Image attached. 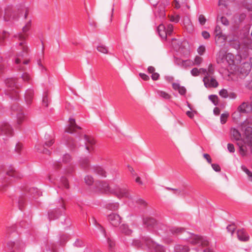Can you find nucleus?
Here are the masks:
<instances>
[{
	"label": "nucleus",
	"instance_id": "nucleus-1",
	"mask_svg": "<svg viewBox=\"0 0 252 252\" xmlns=\"http://www.w3.org/2000/svg\"><path fill=\"white\" fill-rule=\"evenodd\" d=\"M241 129L243 132L242 141H240L241 134L236 129H231V135L235 140L239 141L237 144L239 146L240 154L243 156H245L248 151L247 147L250 149L252 153V121L251 119L245 121L241 125Z\"/></svg>",
	"mask_w": 252,
	"mask_h": 252
},
{
	"label": "nucleus",
	"instance_id": "nucleus-2",
	"mask_svg": "<svg viewBox=\"0 0 252 252\" xmlns=\"http://www.w3.org/2000/svg\"><path fill=\"white\" fill-rule=\"evenodd\" d=\"M28 36L27 34L23 33H18L17 35H15V37H17L19 41L18 47L20 51L18 54L19 57L23 58L28 54L29 48L25 41Z\"/></svg>",
	"mask_w": 252,
	"mask_h": 252
},
{
	"label": "nucleus",
	"instance_id": "nucleus-3",
	"mask_svg": "<svg viewBox=\"0 0 252 252\" xmlns=\"http://www.w3.org/2000/svg\"><path fill=\"white\" fill-rule=\"evenodd\" d=\"M187 235L188 241L192 244H197L203 247L207 246L209 244L207 240L199 236L189 233H188Z\"/></svg>",
	"mask_w": 252,
	"mask_h": 252
},
{
	"label": "nucleus",
	"instance_id": "nucleus-4",
	"mask_svg": "<svg viewBox=\"0 0 252 252\" xmlns=\"http://www.w3.org/2000/svg\"><path fill=\"white\" fill-rule=\"evenodd\" d=\"M113 193L118 198H126L128 199H131L132 198L129 190L126 187L115 189Z\"/></svg>",
	"mask_w": 252,
	"mask_h": 252
},
{
	"label": "nucleus",
	"instance_id": "nucleus-5",
	"mask_svg": "<svg viewBox=\"0 0 252 252\" xmlns=\"http://www.w3.org/2000/svg\"><path fill=\"white\" fill-rule=\"evenodd\" d=\"M233 47L237 49L241 56L245 57L248 54L249 48L246 44H242L239 42H233L232 43Z\"/></svg>",
	"mask_w": 252,
	"mask_h": 252
},
{
	"label": "nucleus",
	"instance_id": "nucleus-6",
	"mask_svg": "<svg viewBox=\"0 0 252 252\" xmlns=\"http://www.w3.org/2000/svg\"><path fill=\"white\" fill-rule=\"evenodd\" d=\"M252 67V58H250L249 62L244 63L239 69L240 77L242 78L248 75Z\"/></svg>",
	"mask_w": 252,
	"mask_h": 252
},
{
	"label": "nucleus",
	"instance_id": "nucleus-7",
	"mask_svg": "<svg viewBox=\"0 0 252 252\" xmlns=\"http://www.w3.org/2000/svg\"><path fill=\"white\" fill-rule=\"evenodd\" d=\"M237 37L235 36H233V37L231 38L229 36H226L223 34L215 36V42L219 46L224 45L227 39L230 44H232V42L235 41Z\"/></svg>",
	"mask_w": 252,
	"mask_h": 252
},
{
	"label": "nucleus",
	"instance_id": "nucleus-8",
	"mask_svg": "<svg viewBox=\"0 0 252 252\" xmlns=\"http://www.w3.org/2000/svg\"><path fill=\"white\" fill-rule=\"evenodd\" d=\"M68 123V125L64 129L65 132L72 134L75 132L77 129L81 128L76 125L75 119L73 118L69 119Z\"/></svg>",
	"mask_w": 252,
	"mask_h": 252
},
{
	"label": "nucleus",
	"instance_id": "nucleus-9",
	"mask_svg": "<svg viewBox=\"0 0 252 252\" xmlns=\"http://www.w3.org/2000/svg\"><path fill=\"white\" fill-rule=\"evenodd\" d=\"M203 81L206 88H217L219 86L218 82L212 76H205Z\"/></svg>",
	"mask_w": 252,
	"mask_h": 252
},
{
	"label": "nucleus",
	"instance_id": "nucleus-10",
	"mask_svg": "<svg viewBox=\"0 0 252 252\" xmlns=\"http://www.w3.org/2000/svg\"><path fill=\"white\" fill-rule=\"evenodd\" d=\"M96 188L101 191L106 193H113L114 189H112L105 182H98L96 184Z\"/></svg>",
	"mask_w": 252,
	"mask_h": 252
},
{
	"label": "nucleus",
	"instance_id": "nucleus-11",
	"mask_svg": "<svg viewBox=\"0 0 252 252\" xmlns=\"http://www.w3.org/2000/svg\"><path fill=\"white\" fill-rule=\"evenodd\" d=\"M108 220L114 226H118L121 223V219L120 216L116 214H111L108 217Z\"/></svg>",
	"mask_w": 252,
	"mask_h": 252
},
{
	"label": "nucleus",
	"instance_id": "nucleus-12",
	"mask_svg": "<svg viewBox=\"0 0 252 252\" xmlns=\"http://www.w3.org/2000/svg\"><path fill=\"white\" fill-rule=\"evenodd\" d=\"M92 172L94 174L100 177H106L107 173L106 171L101 167L96 166L93 167L92 169Z\"/></svg>",
	"mask_w": 252,
	"mask_h": 252
},
{
	"label": "nucleus",
	"instance_id": "nucleus-13",
	"mask_svg": "<svg viewBox=\"0 0 252 252\" xmlns=\"http://www.w3.org/2000/svg\"><path fill=\"white\" fill-rule=\"evenodd\" d=\"M238 111L242 113H249L252 111V108L248 103L243 102L238 107Z\"/></svg>",
	"mask_w": 252,
	"mask_h": 252
},
{
	"label": "nucleus",
	"instance_id": "nucleus-14",
	"mask_svg": "<svg viewBox=\"0 0 252 252\" xmlns=\"http://www.w3.org/2000/svg\"><path fill=\"white\" fill-rule=\"evenodd\" d=\"M149 247L151 249V252H164V249L162 246L154 242H151L149 244Z\"/></svg>",
	"mask_w": 252,
	"mask_h": 252
},
{
	"label": "nucleus",
	"instance_id": "nucleus-15",
	"mask_svg": "<svg viewBox=\"0 0 252 252\" xmlns=\"http://www.w3.org/2000/svg\"><path fill=\"white\" fill-rule=\"evenodd\" d=\"M245 18L246 15L244 13L234 15L232 19L234 26H238L245 19Z\"/></svg>",
	"mask_w": 252,
	"mask_h": 252
},
{
	"label": "nucleus",
	"instance_id": "nucleus-16",
	"mask_svg": "<svg viewBox=\"0 0 252 252\" xmlns=\"http://www.w3.org/2000/svg\"><path fill=\"white\" fill-rule=\"evenodd\" d=\"M237 237L239 240L242 241H247L249 239L248 234L244 229L238 230Z\"/></svg>",
	"mask_w": 252,
	"mask_h": 252
},
{
	"label": "nucleus",
	"instance_id": "nucleus-17",
	"mask_svg": "<svg viewBox=\"0 0 252 252\" xmlns=\"http://www.w3.org/2000/svg\"><path fill=\"white\" fill-rule=\"evenodd\" d=\"M0 129L3 134L6 135H11L13 133V130L11 126L7 124H3Z\"/></svg>",
	"mask_w": 252,
	"mask_h": 252
},
{
	"label": "nucleus",
	"instance_id": "nucleus-18",
	"mask_svg": "<svg viewBox=\"0 0 252 252\" xmlns=\"http://www.w3.org/2000/svg\"><path fill=\"white\" fill-rule=\"evenodd\" d=\"M172 87L175 90H178L179 93L181 95H184L186 93V89L184 86H181L178 83H172Z\"/></svg>",
	"mask_w": 252,
	"mask_h": 252
},
{
	"label": "nucleus",
	"instance_id": "nucleus-19",
	"mask_svg": "<svg viewBox=\"0 0 252 252\" xmlns=\"http://www.w3.org/2000/svg\"><path fill=\"white\" fill-rule=\"evenodd\" d=\"M158 31L159 36L163 38H166V32L165 31V28L163 25L160 24L158 27Z\"/></svg>",
	"mask_w": 252,
	"mask_h": 252
},
{
	"label": "nucleus",
	"instance_id": "nucleus-20",
	"mask_svg": "<svg viewBox=\"0 0 252 252\" xmlns=\"http://www.w3.org/2000/svg\"><path fill=\"white\" fill-rule=\"evenodd\" d=\"M175 252H188L189 249L186 246L176 245L175 246Z\"/></svg>",
	"mask_w": 252,
	"mask_h": 252
},
{
	"label": "nucleus",
	"instance_id": "nucleus-21",
	"mask_svg": "<svg viewBox=\"0 0 252 252\" xmlns=\"http://www.w3.org/2000/svg\"><path fill=\"white\" fill-rule=\"evenodd\" d=\"M84 139L85 144L94 146L95 143L94 138L91 136L85 135L84 136Z\"/></svg>",
	"mask_w": 252,
	"mask_h": 252
},
{
	"label": "nucleus",
	"instance_id": "nucleus-22",
	"mask_svg": "<svg viewBox=\"0 0 252 252\" xmlns=\"http://www.w3.org/2000/svg\"><path fill=\"white\" fill-rule=\"evenodd\" d=\"M122 232L126 235H130L132 232V230L129 228L126 224H123L120 227Z\"/></svg>",
	"mask_w": 252,
	"mask_h": 252
},
{
	"label": "nucleus",
	"instance_id": "nucleus-23",
	"mask_svg": "<svg viewBox=\"0 0 252 252\" xmlns=\"http://www.w3.org/2000/svg\"><path fill=\"white\" fill-rule=\"evenodd\" d=\"M144 223L147 226H152L155 224L156 220L153 218H146L144 219Z\"/></svg>",
	"mask_w": 252,
	"mask_h": 252
},
{
	"label": "nucleus",
	"instance_id": "nucleus-24",
	"mask_svg": "<svg viewBox=\"0 0 252 252\" xmlns=\"http://www.w3.org/2000/svg\"><path fill=\"white\" fill-rule=\"evenodd\" d=\"M97 50L101 53L106 54L108 53L107 47L104 45H99L96 47Z\"/></svg>",
	"mask_w": 252,
	"mask_h": 252
},
{
	"label": "nucleus",
	"instance_id": "nucleus-25",
	"mask_svg": "<svg viewBox=\"0 0 252 252\" xmlns=\"http://www.w3.org/2000/svg\"><path fill=\"white\" fill-rule=\"evenodd\" d=\"M218 20L220 19V22L223 25H224L225 26H228L229 25V24H230L229 21L226 17H225L224 16H220V17L218 16Z\"/></svg>",
	"mask_w": 252,
	"mask_h": 252
},
{
	"label": "nucleus",
	"instance_id": "nucleus-26",
	"mask_svg": "<svg viewBox=\"0 0 252 252\" xmlns=\"http://www.w3.org/2000/svg\"><path fill=\"white\" fill-rule=\"evenodd\" d=\"M84 181L85 183L89 186L92 185L94 181L92 176L90 175L86 176L84 178Z\"/></svg>",
	"mask_w": 252,
	"mask_h": 252
},
{
	"label": "nucleus",
	"instance_id": "nucleus-27",
	"mask_svg": "<svg viewBox=\"0 0 252 252\" xmlns=\"http://www.w3.org/2000/svg\"><path fill=\"white\" fill-rule=\"evenodd\" d=\"M246 86L250 89H252V72L247 79Z\"/></svg>",
	"mask_w": 252,
	"mask_h": 252
},
{
	"label": "nucleus",
	"instance_id": "nucleus-28",
	"mask_svg": "<svg viewBox=\"0 0 252 252\" xmlns=\"http://www.w3.org/2000/svg\"><path fill=\"white\" fill-rule=\"evenodd\" d=\"M242 170L245 172L249 177V180L250 181L252 182V172H251L248 169L246 168V167L244 166H242L241 167Z\"/></svg>",
	"mask_w": 252,
	"mask_h": 252
},
{
	"label": "nucleus",
	"instance_id": "nucleus-29",
	"mask_svg": "<svg viewBox=\"0 0 252 252\" xmlns=\"http://www.w3.org/2000/svg\"><path fill=\"white\" fill-rule=\"evenodd\" d=\"M233 56L232 54L228 53L225 55V60L229 64H232L234 62Z\"/></svg>",
	"mask_w": 252,
	"mask_h": 252
},
{
	"label": "nucleus",
	"instance_id": "nucleus-30",
	"mask_svg": "<svg viewBox=\"0 0 252 252\" xmlns=\"http://www.w3.org/2000/svg\"><path fill=\"white\" fill-rule=\"evenodd\" d=\"M158 93L161 97L165 99H169L171 98V95L165 92L159 91Z\"/></svg>",
	"mask_w": 252,
	"mask_h": 252
},
{
	"label": "nucleus",
	"instance_id": "nucleus-31",
	"mask_svg": "<svg viewBox=\"0 0 252 252\" xmlns=\"http://www.w3.org/2000/svg\"><path fill=\"white\" fill-rule=\"evenodd\" d=\"M214 73V69L212 64L209 65L208 69L207 70V74L205 76H212Z\"/></svg>",
	"mask_w": 252,
	"mask_h": 252
},
{
	"label": "nucleus",
	"instance_id": "nucleus-32",
	"mask_svg": "<svg viewBox=\"0 0 252 252\" xmlns=\"http://www.w3.org/2000/svg\"><path fill=\"white\" fill-rule=\"evenodd\" d=\"M207 19L205 16L203 14H200L198 16V21L200 24L202 26L205 24Z\"/></svg>",
	"mask_w": 252,
	"mask_h": 252
},
{
	"label": "nucleus",
	"instance_id": "nucleus-33",
	"mask_svg": "<svg viewBox=\"0 0 252 252\" xmlns=\"http://www.w3.org/2000/svg\"><path fill=\"white\" fill-rule=\"evenodd\" d=\"M16 80L14 78H9L6 80V84L8 87H13L15 86Z\"/></svg>",
	"mask_w": 252,
	"mask_h": 252
},
{
	"label": "nucleus",
	"instance_id": "nucleus-34",
	"mask_svg": "<svg viewBox=\"0 0 252 252\" xmlns=\"http://www.w3.org/2000/svg\"><path fill=\"white\" fill-rule=\"evenodd\" d=\"M25 120V116L23 112H20L18 114L17 116V123L20 125Z\"/></svg>",
	"mask_w": 252,
	"mask_h": 252
},
{
	"label": "nucleus",
	"instance_id": "nucleus-35",
	"mask_svg": "<svg viewBox=\"0 0 252 252\" xmlns=\"http://www.w3.org/2000/svg\"><path fill=\"white\" fill-rule=\"evenodd\" d=\"M228 116V113H224L221 115L220 122L222 124H224L226 122Z\"/></svg>",
	"mask_w": 252,
	"mask_h": 252
},
{
	"label": "nucleus",
	"instance_id": "nucleus-36",
	"mask_svg": "<svg viewBox=\"0 0 252 252\" xmlns=\"http://www.w3.org/2000/svg\"><path fill=\"white\" fill-rule=\"evenodd\" d=\"M209 99L214 104L217 105L218 103V97L216 95H211L209 96Z\"/></svg>",
	"mask_w": 252,
	"mask_h": 252
},
{
	"label": "nucleus",
	"instance_id": "nucleus-37",
	"mask_svg": "<svg viewBox=\"0 0 252 252\" xmlns=\"http://www.w3.org/2000/svg\"><path fill=\"white\" fill-rule=\"evenodd\" d=\"M31 26V22L29 21L25 26L23 28V34H27L26 32L30 30Z\"/></svg>",
	"mask_w": 252,
	"mask_h": 252
},
{
	"label": "nucleus",
	"instance_id": "nucleus-38",
	"mask_svg": "<svg viewBox=\"0 0 252 252\" xmlns=\"http://www.w3.org/2000/svg\"><path fill=\"white\" fill-rule=\"evenodd\" d=\"M6 174L8 176L13 177H17V172L13 169H9L8 170H7V171L6 172Z\"/></svg>",
	"mask_w": 252,
	"mask_h": 252
},
{
	"label": "nucleus",
	"instance_id": "nucleus-39",
	"mask_svg": "<svg viewBox=\"0 0 252 252\" xmlns=\"http://www.w3.org/2000/svg\"><path fill=\"white\" fill-rule=\"evenodd\" d=\"M61 182L63 185V186L66 189H68L69 188V184L68 183L67 180L64 178L62 177L61 179Z\"/></svg>",
	"mask_w": 252,
	"mask_h": 252
},
{
	"label": "nucleus",
	"instance_id": "nucleus-40",
	"mask_svg": "<svg viewBox=\"0 0 252 252\" xmlns=\"http://www.w3.org/2000/svg\"><path fill=\"white\" fill-rule=\"evenodd\" d=\"M72 158L71 156L68 154H66L63 156V161L65 163H67L71 161Z\"/></svg>",
	"mask_w": 252,
	"mask_h": 252
},
{
	"label": "nucleus",
	"instance_id": "nucleus-41",
	"mask_svg": "<svg viewBox=\"0 0 252 252\" xmlns=\"http://www.w3.org/2000/svg\"><path fill=\"white\" fill-rule=\"evenodd\" d=\"M170 20L171 22L178 23L180 20V16L179 15H174L169 16Z\"/></svg>",
	"mask_w": 252,
	"mask_h": 252
},
{
	"label": "nucleus",
	"instance_id": "nucleus-42",
	"mask_svg": "<svg viewBox=\"0 0 252 252\" xmlns=\"http://www.w3.org/2000/svg\"><path fill=\"white\" fill-rule=\"evenodd\" d=\"M66 144L71 150L74 149L76 147V145L72 139H70L67 141Z\"/></svg>",
	"mask_w": 252,
	"mask_h": 252
},
{
	"label": "nucleus",
	"instance_id": "nucleus-43",
	"mask_svg": "<svg viewBox=\"0 0 252 252\" xmlns=\"http://www.w3.org/2000/svg\"><path fill=\"white\" fill-rule=\"evenodd\" d=\"M202 61V58L201 57H199V56H196L195 58L194 61L193 62L192 64L193 65H199L201 63Z\"/></svg>",
	"mask_w": 252,
	"mask_h": 252
},
{
	"label": "nucleus",
	"instance_id": "nucleus-44",
	"mask_svg": "<svg viewBox=\"0 0 252 252\" xmlns=\"http://www.w3.org/2000/svg\"><path fill=\"white\" fill-rule=\"evenodd\" d=\"M22 78L24 81L29 82L31 80V77L29 73L25 72L22 74Z\"/></svg>",
	"mask_w": 252,
	"mask_h": 252
},
{
	"label": "nucleus",
	"instance_id": "nucleus-45",
	"mask_svg": "<svg viewBox=\"0 0 252 252\" xmlns=\"http://www.w3.org/2000/svg\"><path fill=\"white\" fill-rule=\"evenodd\" d=\"M219 94L222 97L227 98L228 96V92L225 89H221L220 92Z\"/></svg>",
	"mask_w": 252,
	"mask_h": 252
},
{
	"label": "nucleus",
	"instance_id": "nucleus-46",
	"mask_svg": "<svg viewBox=\"0 0 252 252\" xmlns=\"http://www.w3.org/2000/svg\"><path fill=\"white\" fill-rule=\"evenodd\" d=\"M4 20L6 21H10L11 19H14V16L12 15V14L10 12H7L4 16Z\"/></svg>",
	"mask_w": 252,
	"mask_h": 252
},
{
	"label": "nucleus",
	"instance_id": "nucleus-47",
	"mask_svg": "<svg viewBox=\"0 0 252 252\" xmlns=\"http://www.w3.org/2000/svg\"><path fill=\"white\" fill-rule=\"evenodd\" d=\"M236 229L235 226L234 224H230L227 226V231L230 232L231 235L233 234L234 231Z\"/></svg>",
	"mask_w": 252,
	"mask_h": 252
},
{
	"label": "nucleus",
	"instance_id": "nucleus-48",
	"mask_svg": "<svg viewBox=\"0 0 252 252\" xmlns=\"http://www.w3.org/2000/svg\"><path fill=\"white\" fill-rule=\"evenodd\" d=\"M187 24L185 25L186 29L189 32H191L193 30V26L192 25L191 23L189 21L188 23H187Z\"/></svg>",
	"mask_w": 252,
	"mask_h": 252
},
{
	"label": "nucleus",
	"instance_id": "nucleus-49",
	"mask_svg": "<svg viewBox=\"0 0 252 252\" xmlns=\"http://www.w3.org/2000/svg\"><path fill=\"white\" fill-rule=\"evenodd\" d=\"M191 73L193 76H197L200 74L199 69L197 68H193L191 70Z\"/></svg>",
	"mask_w": 252,
	"mask_h": 252
},
{
	"label": "nucleus",
	"instance_id": "nucleus-50",
	"mask_svg": "<svg viewBox=\"0 0 252 252\" xmlns=\"http://www.w3.org/2000/svg\"><path fill=\"white\" fill-rule=\"evenodd\" d=\"M173 27L172 25L169 24L167 26V28L166 31V35H170L173 32Z\"/></svg>",
	"mask_w": 252,
	"mask_h": 252
},
{
	"label": "nucleus",
	"instance_id": "nucleus-51",
	"mask_svg": "<svg viewBox=\"0 0 252 252\" xmlns=\"http://www.w3.org/2000/svg\"><path fill=\"white\" fill-rule=\"evenodd\" d=\"M222 33L221 31V28L220 26H217L216 27L215 30V36L217 35L222 34Z\"/></svg>",
	"mask_w": 252,
	"mask_h": 252
},
{
	"label": "nucleus",
	"instance_id": "nucleus-52",
	"mask_svg": "<svg viewBox=\"0 0 252 252\" xmlns=\"http://www.w3.org/2000/svg\"><path fill=\"white\" fill-rule=\"evenodd\" d=\"M212 167L216 172H220V167L218 164H212Z\"/></svg>",
	"mask_w": 252,
	"mask_h": 252
},
{
	"label": "nucleus",
	"instance_id": "nucleus-53",
	"mask_svg": "<svg viewBox=\"0 0 252 252\" xmlns=\"http://www.w3.org/2000/svg\"><path fill=\"white\" fill-rule=\"evenodd\" d=\"M239 111L235 112L233 113L232 117L234 120L237 121L240 118V114Z\"/></svg>",
	"mask_w": 252,
	"mask_h": 252
},
{
	"label": "nucleus",
	"instance_id": "nucleus-54",
	"mask_svg": "<svg viewBox=\"0 0 252 252\" xmlns=\"http://www.w3.org/2000/svg\"><path fill=\"white\" fill-rule=\"evenodd\" d=\"M205 51V48L203 46H200L198 49L197 52L200 55H203Z\"/></svg>",
	"mask_w": 252,
	"mask_h": 252
},
{
	"label": "nucleus",
	"instance_id": "nucleus-55",
	"mask_svg": "<svg viewBox=\"0 0 252 252\" xmlns=\"http://www.w3.org/2000/svg\"><path fill=\"white\" fill-rule=\"evenodd\" d=\"M227 149L230 152L234 153L235 152V148L234 145L232 144H228Z\"/></svg>",
	"mask_w": 252,
	"mask_h": 252
},
{
	"label": "nucleus",
	"instance_id": "nucleus-56",
	"mask_svg": "<svg viewBox=\"0 0 252 252\" xmlns=\"http://www.w3.org/2000/svg\"><path fill=\"white\" fill-rule=\"evenodd\" d=\"M203 157L206 159L209 163H211L212 162V158L210 155L208 154H204L203 155Z\"/></svg>",
	"mask_w": 252,
	"mask_h": 252
},
{
	"label": "nucleus",
	"instance_id": "nucleus-57",
	"mask_svg": "<svg viewBox=\"0 0 252 252\" xmlns=\"http://www.w3.org/2000/svg\"><path fill=\"white\" fill-rule=\"evenodd\" d=\"M85 149L88 153H91L93 150V146L85 144Z\"/></svg>",
	"mask_w": 252,
	"mask_h": 252
},
{
	"label": "nucleus",
	"instance_id": "nucleus-58",
	"mask_svg": "<svg viewBox=\"0 0 252 252\" xmlns=\"http://www.w3.org/2000/svg\"><path fill=\"white\" fill-rule=\"evenodd\" d=\"M229 0H219L218 4L219 6L223 5L224 6H226L227 5V2Z\"/></svg>",
	"mask_w": 252,
	"mask_h": 252
},
{
	"label": "nucleus",
	"instance_id": "nucleus-59",
	"mask_svg": "<svg viewBox=\"0 0 252 252\" xmlns=\"http://www.w3.org/2000/svg\"><path fill=\"white\" fill-rule=\"evenodd\" d=\"M139 76L144 80L147 81L149 80V77L145 73H140Z\"/></svg>",
	"mask_w": 252,
	"mask_h": 252
},
{
	"label": "nucleus",
	"instance_id": "nucleus-60",
	"mask_svg": "<svg viewBox=\"0 0 252 252\" xmlns=\"http://www.w3.org/2000/svg\"><path fill=\"white\" fill-rule=\"evenodd\" d=\"M193 62L190 60H186L183 62V65L187 66L190 65H193L192 64Z\"/></svg>",
	"mask_w": 252,
	"mask_h": 252
},
{
	"label": "nucleus",
	"instance_id": "nucleus-61",
	"mask_svg": "<svg viewBox=\"0 0 252 252\" xmlns=\"http://www.w3.org/2000/svg\"><path fill=\"white\" fill-rule=\"evenodd\" d=\"M152 74L151 77L153 80H157L158 79L159 75L158 73L154 72Z\"/></svg>",
	"mask_w": 252,
	"mask_h": 252
},
{
	"label": "nucleus",
	"instance_id": "nucleus-62",
	"mask_svg": "<svg viewBox=\"0 0 252 252\" xmlns=\"http://www.w3.org/2000/svg\"><path fill=\"white\" fill-rule=\"evenodd\" d=\"M202 35L205 39H208L210 37V35L209 33L206 31H203L202 32Z\"/></svg>",
	"mask_w": 252,
	"mask_h": 252
},
{
	"label": "nucleus",
	"instance_id": "nucleus-63",
	"mask_svg": "<svg viewBox=\"0 0 252 252\" xmlns=\"http://www.w3.org/2000/svg\"><path fill=\"white\" fill-rule=\"evenodd\" d=\"M32 96V92H30L29 94H27L26 98L28 101H31Z\"/></svg>",
	"mask_w": 252,
	"mask_h": 252
},
{
	"label": "nucleus",
	"instance_id": "nucleus-64",
	"mask_svg": "<svg viewBox=\"0 0 252 252\" xmlns=\"http://www.w3.org/2000/svg\"><path fill=\"white\" fill-rule=\"evenodd\" d=\"M54 143V141L53 139H50L45 142V145L48 147H50L52 146Z\"/></svg>",
	"mask_w": 252,
	"mask_h": 252
}]
</instances>
